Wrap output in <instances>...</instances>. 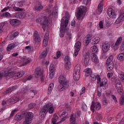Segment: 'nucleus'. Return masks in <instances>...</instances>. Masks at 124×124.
<instances>
[{
	"label": "nucleus",
	"mask_w": 124,
	"mask_h": 124,
	"mask_svg": "<svg viewBox=\"0 0 124 124\" xmlns=\"http://www.w3.org/2000/svg\"><path fill=\"white\" fill-rule=\"evenodd\" d=\"M51 8H52V4H49L45 10L46 13L48 14V16H45L36 20V23L43 24L44 31H45L46 27L49 28V27L52 26V20L58 17V7L55 6L53 9L52 12Z\"/></svg>",
	"instance_id": "obj_1"
},
{
	"label": "nucleus",
	"mask_w": 124,
	"mask_h": 124,
	"mask_svg": "<svg viewBox=\"0 0 124 124\" xmlns=\"http://www.w3.org/2000/svg\"><path fill=\"white\" fill-rule=\"evenodd\" d=\"M65 16L66 19L65 20L63 18H62L61 20L60 36V37H63V36H64V34H66L65 37L66 39L70 40V39H71V37H72V35H71V31L69 29H66L67 25L68 24V18H69V15H68V13L65 14Z\"/></svg>",
	"instance_id": "obj_2"
},
{
	"label": "nucleus",
	"mask_w": 124,
	"mask_h": 124,
	"mask_svg": "<svg viewBox=\"0 0 124 124\" xmlns=\"http://www.w3.org/2000/svg\"><path fill=\"white\" fill-rule=\"evenodd\" d=\"M59 85L58 87L59 92H63L68 89L70 84L69 81L63 76H60L58 78Z\"/></svg>",
	"instance_id": "obj_3"
},
{
	"label": "nucleus",
	"mask_w": 124,
	"mask_h": 124,
	"mask_svg": "<svg viewBox=\"0 0 124 124\" xmlns=\"http://www.w3.org/2000/svg\"><path fill=\"white\" fill-rule=\"evenodd\" d=\"M91 50L93 53L91 54V57L92 60V62L95 63H98L99 62V60H98V57L96 55L98 51L97 46H93L91 47Z\"/></svg>",
	"instance_id": "obj_4"
},
{
	"label": "nucleus",
	"mask_w": 124,
	"mask_h": 124,
	"mask_svg": "<svg viewBox=\"0 0 124 124\" xmlns=\"http://www.w3.org/2000/svg\"><path fill=\"white\" fill-rule=\"evenodd\" d=\"M81 70V65L77 64L75 66L74 69V79L75 81H79L80 79V76L81 75V72L80 70Z\"/></svg>",
	"instance_id": "obj_5"
},
{
	"label": "nucleus",
	"mask_w": 124,
	"mask_h": 124,
	"mask_svg": "<svg viewBox=\"0 0 124 124\" xmlns=\"http://www.w3.org/2000/svg\"><path fill=\"white\" fill-rule=\"evenodd\" d=\"M86 12L87 8L86 7H82L80 8L78 13L76 14V16H77L78 20H79V21L83 20L84 19V17H85Z\"/></svg>",
	"instance_id": "obj_6"
},
{
	"label": "nucleus",
	"mask_w": 124,
	"mask_h": 124,
	"mask_svg": "<svg viewBox=\"0 0 124 124\" xmlns=\"http://www.w3.org/2000/svg\"><path fill=\"white\" fill-rule=\"evenodd\" d=\"M113 59H114V56L110 55L107 60V69L109 72L113 71V69H114V63L112 62Z\"/></svg>",
	"instance_id": "obj_7"
},
{
	"label": "nucleus",
	"mask_w": 124,
	"mask_h": 124,
	"mask_svg": "<svg viewBox=\"0 0 124 124\" xmlns=\"http://www.w3.org/2000/svg\"><path fill=\"white\" fill-rule=\"evenodd\" d=\"M71 108H70V106H68V105H66V109H63L61 111V118L63 121H65L66 119L68 117V113L66 111V110L68 111H70Z\"/></svg>",
	"instance_id": "obj_8"
},
{
	"label": "nucleus",
	"mask_w": 124,
	"mask_h": 124,
	"mask_svg": "<svg viewBox=\"0 0 124 124\" xmlns=\"http://www.w3.org/2000/svg\"><path fill=\"white\" fill-rule=\"evenodd\" d=\"M90 42H91V44H97V43L99 42V38L98 37H96L93 39L92 37L88 36L85 41L86 45H89Z\"/></svg>",
	"instance_id": "obj_9"
},
{
	"label": "nucleus",
	"mask_w": 124,
	"mask_h": 124,
	"mask_svg": "<svg viewBox=\"0 0 124 124\" xmlns=\"http://www.w3.org/2000/svg\"><path fill=\"white\" fill-rule=\"evenodd\" d=\"M32 118H33V113L31 112H28L26 115L25 119L23 121V124H31Z\"/></svg>",
	"instance_id": "obj_10"
},
{
	"label": "nucleus",
	"mask_w": 124,
	"mask_h": 124,
	"mask_svg": "<svg viewBox=\"0 0 124 124\" xmlns=\"http://www.w3.org/2000/svg\"><path fill=\"white\" fill-rule=\"evenodd\" d=\"M90 109L92 111L93 113H94L95 110L98 111L101 109V104L98 102H96L94 103L92 102V104L91 106Z\"/></svg>",
	"instance_id": "obj_11"
},
{
	"label": "nucleus",
	"mask_w": 124,
	"mask_h": 124,
	"mask_svg": "<svg viewBox=\"0 0 124 124\" xmlns=\"http://www.w3.org/2000/svg\"><path fill=\"white\" fill-rule=\"evenodd\" d=\"M81 46H82V43L80 42H77L75 45V51L73 54L74 58H76L81 50Z\"/></svg>",
	"instance_id": "obj_12"
},
{
	"label": "nucleus",
	"mask_w": 124,
	"mask_h": 124,
	"mask_svg": "<svg viewBox=\"0 0 124 124\" xmlns=\"http://www.w3.org/2000/svg\"><path fill=\"white\" fill-rule=\"evenodd\" d=\"M0 76L6 77L7 79H10V78H16L15 72H9L8 71H5L2 74H0Z\"/></svg>",
	"instance_id": "obj_13"
},
{
	"label": "nucleus",
	"mask_w": 124,
	"mask_h": 124,
	"mask_svg": "<svg viewBox=\"0 0 124 124\" xmlns=\"http://www.w3.org/2000/svg\"><path fill=\"white\" fill-rule=\"evenodd\" d=\"M64 62H65V68L67 70L70 69L71 67V62H70V57L68 56H66L64 58Z\"/></svg>",
	"instance_id": "obj_14"
},
{
	"label": "nucleus",
	"mask_w": 124,
	"mask_h": 124,
	"mask_svg": "<svg viewBox=\"0 0 124 124\" xmlns=\"http://www.w3.org/2000/svg\"><path fill=\"white\" fill-rule=\"evenodd\" d=\"M102 50L103 53H107L110 50V44L108 42H105L102 44Z\"/></svg>",
	"instance_id": "obj_15"
},
{
	"label": "nucleus",
	"mask_w": 124,
	"mask_h": 124,
	"mask_svg": "<svg viewBox=\"0 0 124 124\" xmlns=\"http://www.w3.org/2000/svg\"><path fill=\"white\" fill-rule=\"evenodd\" d=\"M48 113V110H47V107L46 105L44 106L40 110V115L43 119H44L46 117V114Z\"/></svg>",
	"instance_id": "obj_16"
},
{
	"label": "nucleus",
	"mask_w": 124,
	"mask_h": 124,
	"mask_svg": "<svg viewBox=\"0 0 124 124\" xmlns=\"http://www.w3.org/2000/svg\"><path fill=\"white\" fill-rule=\"evenodd\" d=\"M33 39L36 43H39L41 42V38L37 31H35L33 35Z\"/></svg>",
	"instance_id": "obj_17"
},
{
	"label": "nucleus",
	"mask_w": 124,
	"mask_h": 124,
	"mask_svg": "<svg viewBox=\"0 0 124 124\" xmlns=\"http://www.w3.org/2000/svg\"><path fill=\"white\" fill-rule=\"evenodd\" d=\"M123 41V37H118L116 42H115V44L113 46V49L114 50H117L118 48H119V46L120 45V44L122 43Z\"/></svg>",
	"instance_id": "obj_18"
},
{
	"label": "nucleus",
	"mask_w": 124,
	"mask_h": 124,
	"mask_svg": "<svg viewBox=\"0 0 124 124\" xmlns=\"http://www.w3.org/2000/svg\"><path fill=\"white\" fill-rule=\"evenodd\" d=\"M55 70L56 68L55 65L53 63L51 64L49 67V77L51 79H52L54 77V75H55Z\"/></svg>",
	"instance_id": "obj_19"
},
{
	"label": "nucleus",
	"mask_w": 124,
	"mask_h": 124,
	"mask_svg": "<svg viewBox=\"0 0 124 124\" xmlns=\"http://www.w3.org/2000/svg\"><path fill=\"white\" fill-rule=\"evenodd\" d=\"M107 13L110 18H111L112 19H115V18H116V13H115V11H114L112 8H108V9Z\"/></svg>",
	"instance_id": "obj_20"
},
{
	"label": "nucleus",
	"mask_w": 124,
	"mask_h": 124,
	"mask_svg": "<svg viewBox=\"0 0 124 124\" xmlns=\"http://www.w3.org/2000/svg\"><path fill=\"white\" fill-rule=\"evenodd\" d=\"M115 88L118 93H123V85H122V82H119L116 83Z\"/></svg>",
	"instance_id": "obj_21"
},
{
	"label": "nucleus",
	"mask_w": 124,
	"mask_h": 124,
	"mask_svg": "<svg viewBox=\"0 0 124 124\" xmlns=\"http://www.w3.org/2000/svg\"><path fill=\"white\" fill-rule=\"evenodd\" d=\"M90 62V52H87L85 54L84 65L88 66L89 65V62Z\"/></svg>",
	"instance_id": "obj_22"
},
{
	"label": "nucleus",
	"mask_w": 124,
	"mask_h": 124,
	"mask_svg": "<svg viewBox=\"0 0 124 124\" xmlns=\"http://www.w3.org/2000/svg\"><path fill=\"white\" fill-rule=\"evenodd\" d=\"M19 99L18 96H14L11 97L8 100L9 102H10V104H15L16 102L19 101Z\"/></svg>",
	"instance_id": "obj_23"
},
{
	"label": "nucleus",
	"mask_w": 124,
	"mask_h": 124,
	"mask_svg": "<svg viewBox=\"0 0 124 124\" xmlns=\"http://www.w3.org/2000/svg\"><path fill=\"white\" fill-rule=\"evenodd\" d=\"M107 79L103 78L102 80V82L100 83V88H102L103 90H106V85H107Z\"/></svg>",
	"instance_id": "obj_24"
},
{
	"label": "nucleus",
	"mask_w": 124,
	"mask_h": 124,
	"mask_svg": "<svg viewBox=\"0 0 124 124\" xmlns=\"http://www.w3.org/2000/svg\"><path fill=\"white\" fill-rule=\"evenodd\" d=\"M35 77V78H39L43 74V72L40 68H36L34 72Z\"/></svg>",
	"instance_id": "obj_25"
},
{
	"label": "nucleus",
	"mask_w": 124,
	"mask_h": 124,
	"mask_svg": "<svg viewBox=\"0 0 124 124\" xmlns=\"http://www.w3.org/2000/svg\"><path fill=\"white\" fill-rule=\"evenodd\" d=\"M10 24L14 27H17L20 24V21L17 19H13L10 21Z\"/></svg>",
	"instance_id": "obj_26"
},
{
	"label": "nucleus",
	"mask_w": 124,
	"mask_h": 124,
	"mask_svg": "<svg viewBox=\"0 0 124 124\" xmlns=\"http://www.w3.org/2000/svg\"><path fill=\"white\" fill-rule=\"evenodd\" d=\"M46 106L47 112L48 111L49 114H53V113H54V107H53V105L51 104H47Z\"/></svg>",
	"instance_id": "obj_27"
},
{
	"label": "nucleus",
	"mask_w": 124,
	"mask_h": 124,
	"mask_svg": "<svg viewBox=\"0 0 124 124\" xmlns=\"http://www.w3.org/2000/svg\"><path fill=\"white\" fill-rule=\"evenodd\" d=\"M34 8L36 11H42L43 10V6L41 3L39 2L38 4L34 6Z\"/></svg>",
	"instance_id": "obj_28"
},
{
	"label": "nucleus",
	"mask_w": 124,
	"mask_h": 124,
	"mask_svg": "<svg viewBox=\"0 0 124 124\" xmlns=\"http://www.w3.org/2000/svg\"><path fill=\"white\" fill-rule=\"evenodd\" d=\"M24 74H25V72H24L23 71H21L17 73H15V75L16 76V78H15L14 79L17 80V79H19V78L23 77Z\"/></svg>",
	"instance_id": "obj_29"
},
{
	"label": "nucleus",
	"mask_w": 124,
	"mask_h": 124,
	"mask_svg": "<svg viewBox=\"0 0 124 124\" xmlns=\"http://www.w3.org/2000/svg\"><path fill=\"white\" fill-rule=\"evenodd\" d=\"M103 2H104V1L102 0L100 2L99 4L98 5L97 9L98 12L100 13V14L103 11Z\"/></svg>",
	"instance_id": "obj_30"
},
{
	"label": "nucleus",
	"mask_w": 124,
	"mask_h": 124,
	"mask_svg": "<svg viewBox=\"0 0 124 124\" xmlns=\"http://www.w3.org/2000/svg\"><path fill=\"white\" fill-rule=\"evenodd\" d=\"M76 118L77 117L74 115V114L71 115L70 118V124H76Z\"/></svg>",
	"instance_id": "obj_31"
},
{
	"label": "nucleus",
	"mask_w": 124,
	"mask_h": 124,
	"mask_svg": "<svg viewBox=\"0 0 124 124\" xmlns=\"http://www.w3.org/2000/svg\"><path fill=\"white\" fill-rule=\"evenodd\" d=\"M124 20V13L121 15L119 17L116 19L115 23L116 24H120V23L123 22Z\"/></svg>",
	"instance_id": "obj_32"
},
{
	"label": "nucleus",
	"mask_w": 124,
	"mask_h": 124,
	"mask_svg": "<svg viewBox=\"0 0 124 124\" xmlns=\"http://www.w3.org/2000/svg\"><path fill=\"white\" fill-rule=\"evenodd\" d=\"M17 46V44L16 43H14L12 44H10L7 47V51H10L12 49H14V48H15Z\"/></svg>",
	"instance_id": "obj_33"
},
{
	"label": "nucleus",
	"mask_w": 124,
	"mask_h": 124,
	"mask_svg": "<svg viewBox=\"0 0 124 124\" xmlns=\"http://www.w3.org/2000/svg\"><path fill=\"white\" fill-rule=\"evenodd\" d=\"M17 89V86H13L12 87L8 88L5 92V93L7 94V93H12L13 91H15Z\"/></svg>",
	"instance_id": "obj_34"
},
{
	"label": "nucleus",
	"mask_w": 124,
	"mask_h": 124,
	"mask_svg": "<svg viewBox=\"0 0 124 124\" xmlns=\"http://www.w3.org/2000/svg\"><path fill=\"white\" fill-rule=\"evenodd\" d=\"M58 120H59V117L58 116L54 115L52 120V123L53 124H59L61 122H58Z\"/></svg>",
	"instance_id": "obj_35"
},
{
	"label": "nucleus",
	"mask_w": 124,
	"mask_h": 124,
	"mask_svg": "<svg viewBox=\"0 0 124 124\" xmlns=\"http://www.w3.org/2000/svg\"><path fill=\"white\" fill-rule=\"evenodd\" d=\"M85 76H86L87 77L90 76V75L92 73L93 71L92 70V69L89 68H87L86 69H85Z\"/></svg>",
	"instance_id": "obj_36"
},
{
	"label": "nucleus",
	"mask_w": 124,
	"mask_h": 124,
	"mask_svg": "<svg viewBox=\"0 0 124 124\" xmlns=\"http://www.w3.org/2000/svg\"><path fill=\"white\" fill-rule=\"evenodd\" d=\"M53 89H54V83H51L48 86L47 94H51V93H52Z\"/></svg>",
	"instance_id": "obj_37"
},
{
	"label": "nucleus",
	"mask_w": 124,
	"mask_h": 124,
	"mask_svg": "<svg viewBox=\"0 0 124 124\" xmlns=\"http://www.w3.org/2000/svg\"><path fill=\"white\" fill-rule=\"evenodd\" d=\"M26 1L25 0H20L16 3L17 5L19 6V7H23L24 5H26Z\"/></svg>",
	"instance_id": "obj_38"
},
{
	"label": "nucleus",
	"mask_w": 124,
	"mask_h": 124,
	"mask_svg": "<svg viewBox=\"0 0 124 124\" xmlns=\"http://www.w3.org/2000/svg\"><path fill=\"white\" fill-rule=\"evenodd\" d=\"M22 62L23 65H26V64H28V63H30L31 62V60L30 58H27L25 57L22 59Z\"/></svg>",
	"instance_id": "obj_39"
},
{
	"label": "nucleus",
	"mask_w": 124,
	"mask_h": 124,
	"mask_svg": "<svg viewBox=\"0 0 124 124\" xmlns=\"http://www.w3.org/2000/svg\"><path fill=\"white\" fill-rule=\"evenodd\" d=\"M47 54H48V49L46 48V49L41 53V55L40 56L41 59H44V58H46Z\"/></svg>",
	"instance_id": "obj_40"
},
{
	"label": "nucleus",
	"mask_w": 124,
	"mask_h": 124,
	"mask_svg": "<svg viewBox=\"0 0 124 124\" xmlns=\"http://www.w3.org/2000/svg\"><path fill=\"white\" fill-rule=\"evenodd\" d=\"M102 93V89H101V87H98L97 88V96L100 97L101 95H102V94L101 93Z\"/></svg>",
	"instance_id": "obj_41"
},
{
	"label": "nucleus",
	"mask_w": 124,
	"mask_h": 124,
	"mask_svg": "<svg viewBox=\"0 0 124 124\" xmlns=\"http://www.w3.org/2000/svg\"><path fill=\"white\" fill-rule=\"evenodd\" d=\"M118 77L124 82V73L123 72H120L118 73Z\"/></svg>",
	"instance_id": "obj_42"
},
{
	"label": "nucleus",
	"mask_w": 124,
	"mask_h": 124,
	"mask_svg": "<svg viewBox=\"0 0 124 124\" xmlns=\"http://www.w3.org/2000/svg\"><path fill=\"white\" fill-rule=\"evenodd\" d=\"M118 60L120 61H124V53L119 54L117 56Z\"/></svg>",
	"instance_id": "obj_43"
},
{
	"label": "nucleus",
	"mask_w": 124,
	"mask_h": 124,
	"mask_svg": "<svg viewBox=\"0 0 124 124\" xmlns=\"http://www.w3.org/2000/svg\"><path fill=\"white\" fill-rule=\"evenodd\" d=\"M18 34H19V32H18V31H16L13 34H11L10 37L11 39H14Z\"/></svg>",
	"instance_id": "obj_44"
},
{
	"label": "nucleus",
	"mask_w": 124,
	"mask_h": 124,
	"mask_svg": "<svg viewBox=\"0 0 124 124\" xmlns=\"http://www.w3.org/2000/svg\"><path fill=\"white\" fill-rule=\"evenodd\" d=\"M25 49L29 51V52H30V53H31V52H33V47H32L31 46H26L25 47Z\"/></svg>",
	"instance_id": "obj_45"
},
{
	"label": "nucleus",
	"mask_w": 124,
	"mask_h": 124,
	"mask_svg": "<svg viewBox=\"0 0 124 124\" xmlns=\"http://www.w3.org/2000/svg\"><path fill=\"white\" fill-rule=\"evenodd\" d=\"M2 17H6L7 18H9L10 17H11V15L8 12H6L5 13H3L1 15Z\"/></svg>",
	"instance_id": "obj_46"
},
{
	"label": "nucleus",
	"mask_w": 124,
	"mask_h": 124,
	"mask_svg": "<svg viewBox=\"0 0 124 124\" xmlns=\"http://www.w3.org/2000/svg\"><path fill=\"white\" fill-rule=\"evenodd\" d=\"M90 76L92 81H94L96 80V76L94 74H91Z\"/></svg>",
	"instance_id": "obj_47"
},
{
	"label": "nucleus",
	"mask_w": 124,
	"mask_h": 124,
	"mask_svg": "<svg viewBox=\"0 0 124 124\" xmlns=\"http://www.w3.org/2000/svg\"><path fill=\"white\" fill-rule=\"evenodd\" d=\"M83 1V3H84L86 5H88L91 4V1H92V0H79V1Z\"/></svg>",
	"instance_id": "obj_48"
},
{
	"label": "nucleus",
	"mask_w": 124,
	"mask_h": 124,
	"mask_svg": "<svg viewBox=\"0 0 124 124\" xmlns=\"http://www.w3.org/2000/svg\"><path fill=\"white\" fill-rule=\"evenodd\" d=\"M80 115H81V110L78 109L77 110V112H76L75 114H74V116H76L77 118H78V117H80Z\"/></svg>",
	"instance_id": "obj_49"
},
{
	"label": "nucleus",
	"mask_w": 124,
	"mask_h": 124,
	"mask_svg": "<svg viewBox=\"0 0 124 124\" xmlns=\"http://www.w3.org/2000/svg\"><path fill=\"white\" fill-rule=\"evenodd\" d=\"M5 26V23L2 22L0 23V33H1L2 31H3V27Z\"/></svg>",
	"instance_id": "obj_50"
},
{
	"label": "nucleus",
	"mask_w": 124,
	"mask_h": 124,
	"mask_svg": "<svg viewBox=\"0 0 124 124\" xmlns=\"http://www.w3.org/2000/svg\"><path fill=\"white\" fill-rule=\"evenodd\" d=\"M15 120H16V121H21V120H22L21 115L18 114H16L15 117Z\"/></svg>",
	"instance_id": "obj_51"
},
{
	"label": "nucleus",
	"mask_w": 124,
	"mask_h": 124,
	"mask_svg": "<svg viewBox=\"0 0 124 124\" xmlns=\"http://www.w3.org/2000/svg\"><path fill=\"white\" fill-rule=\"evenodd\" d=\"M48 44V40L44 39L43 42V47H46Z\"/></svg>",
	"instance_id": "obj_52"
},
{
	"label": "nucleus",
	"mask_w": 124,
	"mask_h": 124,
	"mask_svg": "<svg viewBox=\"0 0 124 124\" xmlns=\"http://www.w3.org/2000/svg\"><path fill=\"white\" fill-rule=\"evenodd\" d=\"M13 9H14L15 11H23V10H24V9L23 8H20L16 6L13 7Z\"/></svg>",
	"instance_id": "obj_53"
},
{
	"label": "nucleus",
	"mask_w": 124,
	"mask_h": 124,
	"mask_svg": "<svg viewBox=\"0 0 124 124\" xmlns=\"http://www.w3.org/2000/svg\"><path fill=\"white\" fill-rule=\"evenodd\" d=\"M31 78H32V77L31 76H29L27 78H24L23 79V82H27V81L31 80Z\"/></svg>",
	"instance_id": "obj_54"
},
{
	"label": "nucleus",
	"mask_w": 124,
	"mask_h": 124,
	"mask_svg": "<svg viewBox=\"0 0 124 124\" xmlns=\"http://www.w3.org/2000/svg\"><path fill=\"white\" fill-rule=\"evenodd\" d=\"M61 56H62V53H61V51H58L56 53V57H54V59H59V58H60Z\"/></svg>",
	"instance_id": "obj_55"
},
{
	"label": "nucleus",
	"mask_w": 124,
	"mask_h": 124,
	"mask_svg": "<svg viewBox=\"0 0 124 124\" xmlns=\"http://www.w3.org/2000/svg\"><path fill=\"white\" fill-rule=\"evenodd\" d=\"M96 79L97 81V84H99V83H101V79H100V77L99 76V75H97L96 76Z\"/></svg>",
	"instance_id": "obj_56"
},
{
	"label": "nucleus",
	"mask_w": 124,
	"mask_h": 124,
	"mask_svg": "<svg viewBox=\"0 0 124 124\" xmlns=\"http://www.w3.org/2000/svg\"><path fill=\"white\" fill-rule=\"evenodd\" d=\"M35 103H31L29 105L28 107L29 109H32V108H34V106H35Z\"/></svg>",
	"instance_id": "obj_57"
},
{
	"label": "nucleus",
	"mask_w": 124,
	"mask_h": 124,
	"mask_svg": "<svg viewBox=\"0 0 124 124\" xmlns=\"http://www.w3.org/2000/svg\"><path fill=\"white\" fill-rule=\"evenodd\" d=\"M120 105H123L124 102V97H121L119 100Z\"/></svg>",
	"instance_id": "obj_58"
},
{
	"label": "nucleus",
	"mask_w": 124,
	"mask_h": 124,
	"mask_svg": "<svg viewBox=\"0 0 124 124\" xmlns=\"http://www.w3.org/2000/svg\"><path fill=\"white\" fill-rule=\"evenodd\" d=\"M104 22L103 20L100 21L99 23V26L100 29H103V23Z\"/></svg>",
	"instance_id": "obj_59"
},
{
	"label": "nucleus",
	"mask_w": 124,
	"mask_h": 124,
	"mask_svg": "<svg viewBox=\"0 0 124 124\" xmlns=\"http://www.w3.org/2000/svg\"><path fill=\"white\" fill-rule=\"evenodd\" d=\"M86 93V88L85 87H82L81 92H80V95H82L83 93Z\"/></svg>",
	"instance_id": "obj_60"
},
{
	"label": "nucleus",
	"mask_w": 124,
	"mask_h": 124,
	"mask_svg": "<svg viewBox=\"0 0 124 124\" xmlns=\"http://www.w3.org/2000/svg\"><path fill=\"white\" fill-rule=\"evenodd\" d=\"M18 111V109H14L11 112V115H10V118H12L13 116H14L15 112H17Z\"/></svg>",
	"instance_id": "obj_61"
},
{
	"label": "nucleus",
	"mask_w": 124,
	"mask_h": 124,
	"mask_svg": "<svg viewBox=\"0 0 124 124\" xmlns=\"http://www.w3.org/2000/svg\"><path fill=\"white\" fill-rule=\"evenodd\" d=\"M113 76V73H108L107 75V77L108 78V79H111L112 78V77Z\"/></svg>",
	"instance_id": "obj_62"
},
{
	"label": "nucleus",
	"mask_w": 124,
	"mask_h": 124,
	"mask_svg": "<svg viewBox=\"0 0 124 124\" xmlns=\"http://www.w3.org/2000/svg\"><path fill=\"white\" fill-rule=\"evenodd\" d=\"M111 97L115 101V103H118V101H117V98L116 97V96H115V95H112Z\"/></svg>",
	"instance_id": "obj_63"
},
{
	"label": "nucleus",
	"mask_w": 124,
	"mask_h": 124,
	"mask_svg": "<svg viewBox=\"0 0 124 124\" xmlns=\"http://www.w3.org/2000/svg\"><path fill=\"white\" fill-rule=\"evenodd\" d=\"M30 92L31 93H33L34 95H35L37 93V90H31Z\"/></svg>",
	"instance_id": "obj_64"
}]
</instances>
